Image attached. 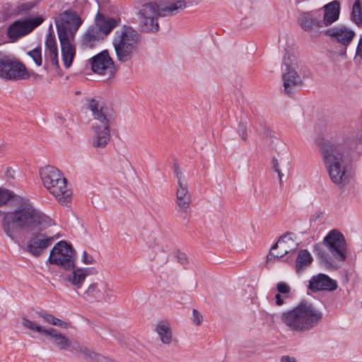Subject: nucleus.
I'll list each match as a JSON object with an SVG mask.
<instances>
[{
  "mask_svg": "<svg viewBox=\"0 0 362 362\" xmlns=\"http://www.w3.org/2000/svg\"><path fill=\"white\" fill-rule=\"evenodd\" d=\"M237 132L243 141H247V127L245 124L242 122L238 124Z\"/></svg>",
  "mask_w": 362,
  "mask_h": 362,
  "instance_id": "36",
  "label": "nucleus"
},
{
  "mask_svg": "<svg viewBox=\"0 0 362 362\" xmlns=\"http://www.w3.org/2000/svg\"><path fill=\"white\" fill-rule=\"evenodd\" d=\"M320 11V21L323 27H328L336 22L340 14V5L337 1H333L325 5Z\"/></svg>",
  "mask_w": 362,
  "mask_h": 362,
  "instance_id": "21",
  "label": "nucleus"
},
{
  "mask_svg": "<svg viewBox=\"0 0 362 362\" xmlns=\"http://www.w3.org/2000/svg\"><path fill=\"white\" fill-rule=\"evenodd\" d=\"M53 225H55L54 221L35 209L26 197H20L14 211L4 213L2 219V228L12 240H16L20 229L43 230Z\"/></svg>",
  "mask_w": 362,
  "mask_h": 362,
  "instance_id": "2",
  "label": "nucleus"
},
{
  "mask_svg": "<svg viewBox=\"0 0 362 362\" xmlns=\"http://www.w3.org/2000/svg\"><path fill=\"white\" fill-rule=\"evenodd\" d=\"M361 141L362 132H358L351 141L339 134L319 143L323 165L334 185L344 187L349 183V165L358 158L356 146Z\"/></svg>",
  "mask_w": 362,
  "mask_h": 362,
  "instance_id": "1",
  "label": "nucleus"
},
{
  "mask_svg": "<svg viewBox=\"0 0 362 362\" xmlns=\"http://www.w3.org/2000/svg\"><path fill=\"white\" fill-rule=\"evenodd\" d=\"M350 18L358 27H362V0L354 1Z\"/></svg>",
  "mask_w": 362,
  "mask_h": 362,
  "instance_id": "29",
  "label": "nucleus"
},
{
  "mask_svg": "<svg viewBox=\"0 0 362 362\" xmlns=\"http://www.w3.org/2000/svg\"><path fill=\"white\" fill-rule=\"evenodd\" d=\"M298 23L300 27L306 32H317L318 29L322 28L320 21V11L314 10L300 12L298 17Z\"/></svg>",
  "mask_w": 362,
  "mask_h": 362,
  "instance_id": "18",
  "label": "nucleus"
},
{
  "mask_svg": "<svg viewBox=\"0 0 362 362\" xmlns=\"http://www.w3.org/2000/svg\"><path fill=\"white\" fill-rule=\"evenodd\" d=\"M176 257H177V261L181 264L186 265L187 264H188V258L185 253L181 252H177Z\"/></svg>",
  "mask_w": 362,
  "mask_h": 362,
  "instance_id": "44",
  "label": "nucleus"
},
{
  "mask_svg": "<svg viewBox=\"0 0 362 362\" xmlns=\"http://www.w3.org/2000/svg\"><path fill=\"white\" fill-rule=\"evenodd\" d=\"M192 321L196 325H200L202 321V314L196 309H194L192 311Z\"/></svg>",
  "mask_w": 362,
  "mask_h": 362,
  "instance_id": "43",
  "label": "nucleus"
},
{
  "mask_svg": "<svg viewBox=\"0 0 362 362\" xmlns=\"http://www.w3.org/2000/svg\"><path fill=\"white\" fill-rule=\"evenodd\" d=\"M89 109L93 119L97 121L91 127L90 144L95 148H104L110 140V127L112 119V115L107 107L95 99L90 101Z\"/></svg>",
  "mask_w": 362,
  "mask_h": 362,
  "instance_id": "6",
  "label": "nucleus"
},
{
  "mask_svg": "<svg viewBox=\"0 0 362 362\" xmlns=\"http://www.w3.org/2000/svg\"><path fill=\"white\" fill-rule=\"evenodd\" d=\"M45 21L41 16L20 18L12 22L6 28V35L8 42L14 43L31 33Z\"/></svg>",
  "mask_w": 362,
  "mask_h": 362,
  "instance_id": "10",
  "label": "nucleus"
},
{
  "mask_svg": "<svg viewBox=\"0 0 362 362\" xmlns=\"http://www.w3.org/2000/svg\"><path fill=\"white\" fill-rule=\"evenodd\" d=\"M156 329L162 343L165 344H170L171 343L173 334L170 324L168 322H159L156 325Z\"/></svg>",
  "mask_w": 362,
  "mask_h": 362,
  "instance_id": "27",
  "label": "nucleus"
},
{
  "mask_svg": "<svg viewBox=\"0 0 362 362\" xmlns=\"http://www.w3.org/2000/svg\"><path fill=\"white\" fill-rule=\"evenodd\" d=\"M33 233L27 244V250L36 257L40 256L59 236L50 235L48 233Z\"/></svg>",
  "mask_w": 362,
  "mask_h": 362,
  "instance_id": "16",
  "label": "nucleus"
},
{
  "mask_svg": "<svg viewBox=\"0 0 362 362\" xmlns=\"http://www.w3.org/2000/svg\"><path fill=\"white\" fill-rule=\"evenodd\" d=\"M276 289L279 291V293L282 294H287L291 291L289 286L285 282L278 283L276 286Z\"/></svg>",
  "mask_w": 362,
  "mask_h": 362,
  "instance_id": "40",
  "label": "nucleus"
},
{
  "mask_svg": "<svg viewBox=\"0 0 362 362\" xmlns=\"http://www.w3.org/2000/svg\"><path fill=\"white\" fill-rule=\"evenodd\" d=\"M61 47L62 57L64 66L66 69L69 68L73 62L76 54V48L72 44L74 39L59 38Z\"/></svg>",
  "mask_w": 362,
  "mask_h": 362,
  "instance_id": "22",
  "label": "nucleus"
},
{
  "mask_svg": "<svg viewBox=\"0 0 362 362\" xmlns=\"http://www.w3.org/2000/svg\"><path fill=\"white\" fill-rule=\"evenodd\" d=\"M297 59L293 54L286 53L283 59V81L284 93L291 95L296 87L302 83L300 76L296 71Z\"/></svg>",
  "mask_w": 362,
  "mask_h": 362,
  "instance_id": "15",
  "label": "nucleus"
},
{
  "mask_svg": "<svg viewBox=\"0 0 362 362\" xmlns=\"http://www.w3.org/2000/svg\"><path fill=\"white\" fill-rule=\"evenodd\" d=\"M173 172L177 178V189L175 199L191 197L188 190L187 179L177 163L173 165Z\"/></svg>",
  "mask_w": 362,
  "mask_h": 362,
  "instance_id": "23",
  "label": "nucleus"
},
{
  "mask_svg": "<svg viewBox=\"0 0 362 362\" xmlns=\"http://www.w3.org/2000/svg\"><path fill=\"white\" fill-rule=\"evenodd\" d=\"M337 288V281L325 274L320 273L313 276L309 280L308 288L313 292L320 291H333Z\"/></svg>",
  "mask_w": 362,
  "mask_h": 362,
  "instance_id": "20",
  "label": "nucleus"
},
{
  "mask_svg": "<svg viewBox=\"0 0 362 362\" xmlns=\"http://www.w3.org/2000/svg\"><path fill=\"white\" fill-rule=\"evenodd\" d=\"M292 233H286L279 238L277 242L272 246V250H276L279 245L281 248V252L278 253L275 257L281 258L284 255L290 252L295 250L298 247V243H295L294 240L291 238Z\"/></svg>",
  "mask_w": 362,
  "mask_h": 362,
  "instance_id": "24",
  "label": "nucleus"
},
{
  "mask_svg": "<svg viewBox=\"0 0 362 362\" xmlns=\"http://www.w3.org/2000/svg\"><path fill=\"white\" fill-rule=\"evenodd\" d=\"M272 169L276 172L278 174V177H279V183L280 185L282 184V176H283V174L281 171V169L279 168V163H278V160L276 158H273L272 160Z\"/></svg>",
  "mask_w": 362,
  "mask_h": 362,
  "instance_id": "38",
  "label": "nucleus"
},
{
  "mask_svg": "<svg viewBox=\"0 0 362 362\" xmlns=\"http://www.w3.org/2000/svg\"><path fill=\"white\" fill-rule=\"evenodd\" d=\"M313 257L307 250H300L297 255L295 268L298 274L308 268L313 262Z\"/></svg>",
  "mask_w": 362,
  "mask_h": 362,
  "instance_id": "26",
  "label": "nucleus"
},
{
  "mask_svg": "<svg viewBox=\"0 0 362 362\" xmlns=\"http://www.w3.org/2000/svg\"><path fill=\"white\" fill-rule=\"evenodd\" d=\"M45 54L47 57L50 59L52 66L58 69L59 66L57 47H45Z\"/></svg>",
  "mask_w": 362,
  "mask_h": 362,
  "instance_id": "31",
  "label": "nucleus"
},
{
  "mask_svg": "<svg viewBox=\"0 0 362 362\" xmlns=\"http://www.w3.org/2000/svg\"><path fill=\"white\" fill-rule=\"evenodd\" d=\"M0 76L10 80L25 79L28 77L25 66L11 55L0 52Z\"/></svg>",
  "mask_w": 362,
  "mask_h": 362,
  "instance_id": "14",
  "label": "nucleus"
},
{
  "mask_svg": "<svg viewBox=\"0 0 362 362\" xmlns=\"http://www.w3.org/2000/svg\"><path fill=\"white\" fill-rule=\"evenodd\" d=\"M91 69L94 73L106 75L112 73L114 62L107 50H103L91 59Z\"/></svg>",
  "mask_w": 362,
  "mask_h": 362,
  "instance_id": "19",
  "label": "nucleus"
},
{
  "mask_svg": "<svg viewBox=\"0 0 362 362\" xmlns=\"http://www.w3.org/2000/svg\"><path fill=\"white\" fill-rule=\"evenodd\" d=\"M276 304L277 305H282L284 303V299L279 293L276 294L275 296Z\"/></svg>",
  "mask_w": 362,
  "mask_h": 362,
  "instance_id": "47",
  "label": "nucleus"
},
{
  "mask_svg": "<svg viewBox=\"0 0 362 362\" xmlns=\"http://www.w3.org/2000/svg\"><path fill=\"white\" fill-rule=\"evenodd\" d=\"M51 322V325L59 327L60 328L67 329L69 327V323L61 320L60 319L53 317V320Z\"/></svg>",
  "mask_w": 362,
  "mask_h": 362,
  "instance_id": "42",
  "label": "nucleus"
},
{
  "mask_svg": "<svg viewBox=\"0 0 362 362\" xmlns=\"http://www.w3.org/2000/svg\"><path fill=\"white\" fill-rule=\"evenodd\" d=\"M325 35L329 37L332 41L341 45L344 53H346L347 47L352 42L356 33L353 30L344 25H338L327 28L325 31Z\"/></svg>",
  "mask_w": 362,
  "mask_h": 362,
  "instance_id": "17",
  "label": "nucleus"
},
{
  "mask_svg": "<svg viewBox=\"0 0 362 362\" xmlns=\"http://www.w3.org/2000/svg\"><path fill=\"white\" fill-rule=\"evenodd\" d=\"M73 271L66 275V280L76 288H81L86 278L89 274L88 268L72 269Z\"/></svg>",
  "mask_w": 362,
  "mask_h": 362,
  "instance_id": "25",
  "label": "nucleus"
},
{
  "mask_svg": "<svg viewBox=\"0 0 362 362\" xmlns=\"http://www.w3.org/2000/svg\"><path fill=\"white\" fill-rule=\"evenodd\" d=\"M119 18L105 16L98 12L95 23L90 25L81 37V45L83 49H91L109 35L112 30L119 26Z\"/></svg>",
  "mask_w": 362,
  "mask_h": 362,
  "instance_id": "8",
  "label": "nucleus"
},
{
  "mask_svg": "<svg viewBox=\"0 0 362 362\" xmlns=\"http://www.w3.org/2000/svg\"><path fill=\"white\" fill-rule=\"evenodd\" d=\"M22 325L27 329L50 337L52 344L59 350L69 349L72 351L74 341H70L65 335L54 328H45L26 317L22 318Z\"/></svg>",
  "mask_w": 362,
  "mask_h": 362,
  "instance_id": "13",
  "label": "nucleus"
},
{
  "mask_svg": "<svg viewBox=\"0 0 362 362\" xmlns=\"http://www.w3.org/2000/svg\"><path fill=\"white\" fill-rule=\"evenodd\" d=\"M54 23L59 38L75 39L82 20L76 11L66 10L55 18Z\"/></svg>",
  "mask_w": 362,
  "mask_h": 362,
  "instance_id": "11",
  "label": "nucleus"
},
{
  "mask_svg": "<svg viewBox=\"0 0 362 362\" xmlns=\"http://www.w3.org/2000/svg\"><path fill=\"white\" fill-rule=\"evenodd\" d=\"M271 250H272L271 249ZM276 255H274V254H273V252H272V251H270V252H269V254L267 255V261H266L267 264H269V262L272 259H278L277 257H275Z\"/></svg>",
  "mask_w": 362,
  "mask_h": 362,
  "instance_id": "48",
  "label": "nucleus"
},
{
  "mask_svg": "<svg viewBox=\"0 0 362 362\" xmlns=\"http://www.w3.org/2000/svg\"><path fill=\"white\" fill-rule=\"evenodd\" d=\"M184 0H178L170 5L160 7L155 1L144 3L138 13L141 29L144 32L157 33L159 30L158 18L175 15L186 8Z\"/></svg>",
  "mask_w": 362,
  "mask_h": 362,
  "instance_id": "5",
  "label": "nucleus"
},
{
  "mask_svg": "<svg viewBox=\"0 0 362 362\" xmlns=\"http://www.w3.org/2000/svg\"><path fill=\"white\" fill-rule=\"evenodd\" d=\"M281 362H297L294 357L289 356H283L280 358Z\"/></svg>",
  "mask_w": 362,
  "mask_h": 362,
  "instance_id": "46",
  "label": "nucleus"
},
{
  "mask_svg": "<svg viewBox=\"0 0 362 362\" xmlns=\"http://www.w3.org/2000/svg\"><path fill=\"white\" fill-rule=\"evenodd\" d=\"M28 54L33 59L37 66H41L42 63L41 47H37L29 51Z\"/></svg>",
  "mask_w": 362,
  "mask_h": 362,
  "instance_id": "33",
  "label": "nucleus"
},
{
  "mask_svg": "<svg viewBox=\"0 0 362 362\" xmlns=\"http://www.w3.org/2000/svg\"><path fill=\"white\" fill-rule=\"evenodd\" d=\"M13 197V193L8 189H0V205L7 203Z\"/></svg>",
  "mask_w": 362,
  "mask_h": 362,
  "instance_id": "34",
  "label": "nucleus"
},
{
  "mask_svg": "<svg viewBox=\"0 0 362 362\" xmlns=\"http://www.w3.org/2000/svg\"><path fill=\"white\" fill-rule=\"evenodd\" d=\"M105 287V289L103 290V298L102 299H104L105 300H110L112 298L115 297L113 290L106 283Z\"/></svg>",
  "mask_w": 362,
  "mask_h": 362,
  "instance_id": "39",
  "label": "nucleus"
},
{
  "mask_svg": "<svg viewBox=\"0 0 362 362\" xmlns=\"http://www.w3.org/2000/svg\"><path fill=\"white\" fill-rule=\"evenodd\" d=\"M45 47H57L56 38L53 31L49 32L47 35L45 42Z\"/></svg>",
  "mask_w": 362,
  "mask_h": 362,
  "instance_id": "35",
  "label": "nucleus"
},
{
  "mask_svg": "<svg viewBox=\"0 0 362 362\" xmlns=\"http://www.w3.org/2000/svg\"><path fill=\"white\" fill-rule=\"evenodd\" d=\"M105 288V283L103 282L91 284L84 292L83 296L100 300L103 298V290Z\"/></svg>",
  "mask_w": 362,
  "mask_h": 362,
  "instance_id": "28",
  "label": "nucleus"
},
{
  "mask_svg": "<svg viewBox=\"0 0 362 362\" xmlns=\"http://www.w3.org/2000/svg\"><path fill=\"white\" fill-rule=\"evenodd\" d=\"M44 186L62 205L71 202V192L68 189L66 180L63 174L53 166H46L40 171Z\"/></svg>",
  "mask_w": 362,
  "mask_h": 362,
  "instance_id": "9",
  "label": "nucleus"
},
{
  "mask_svg": "<svg viewBox=\"0 0 362 362\" xmlns=\"http://www.w3.org/2000/svg\"><path fill=\"white\" fill-rule=\"evenodd\" d=\"M37 314L39 317L42 318L44 322L51 325V322H52V320H53L54 315L42 310L37 312Z\"/></svg>",
  "mask_w": 362,
  "mask_h": 362,
  "instance_id": "41",
  "label": "nucleus"
},
{
  "mask_svg": "<svg viewBox=\"0 0 362 362\" xmlns=\"http://www.w3.org/2000/svg\"><path fill=\"white\" fill-rule=\"evenodd\" d=\"M322 243L330 255L315 246L317 258L327 269H337L347 258L348 245L344 235L337 229H332L323 238Z\"/></svg>",
  "mask_w": 362,
  "mask_h": 362,
  "instance_id": "4",
  "label": "nucleus"
},
{
  "mask_svg": "<svg viewBox=\"0 0 362 362\" xmlns=\"http://www.w3.org/2000/svg\"><path fill=\"white\" fill-rule=\"evenodd\" d=\"M35 6L34 2H25L17 5L14 8V14L17 16L26 15Z\"/></svg>",
  "mask_w": 362,
  "mask_h": 362,
  "instance_id": "30",
  "label": "nucleus"
},
{
  "mask_svg": "<svg viewBox=\"0 0 362 362\" xmlns=\"http://www.w3.org/2000/svg\"><path fill=\"white\" fill-rule=\"evenodd\" d=\"M140 34L130 26L123 25L114 35L112 45L117 59L120 62L131 60L137 53Z\"/></svg>",
  "mask_w": 362,
  "mask_h": 362,
  "instance_id": "7",
  "label": "nucleus"
},
{
  "mask_svg": "<svg viewBox=\"0 0 362 362\" xmlns=\"http://www.w3.org/2000/svg\"><path fill=\"white\" fill-rule=\"evenodd\" d=\"M191 197L175 199V209L177 212L186 214L190 206Z\"/></svg>",
  "mask_w": 362,
  "mask_h": 362,
  "instance_id": "32",
  "label": "nucleus"
},
{
  "mask_svg": "<svg viewBox=\"0 0 362 362\" xmlns=\"http://www.w3.org/2000/svg\"><path fill=\"white\" fill-rule=\"evenodd\" d=\"M76 252L65 240L58 242L51 250L48 258L50 264L62 267L66 270L75 267Z\"/></svg>",
  "mask_w": 362,
  "mask_h": 362,
  "instance_id": "12",
  "label": "nucleus"
},
{
  "mask_svg": "<svg viewBox=\"0 0 362 362\" xmlns=\"http://www.w3.org/2000/svg\"><path fill=\"white\" fill-rule=\"evenodd\" d=\"M81 261L86 264H93L94 259L87 252L84 251L82 255Z\"/></svg>",
  "mask_w": 362,
  "mask_h": 362,
  "instance_id": "45",
  "label": "nucleus"
},
{
  "mask_svg": "<svg viewBox=\"0 0 362 362\" xmlns=\"http://www.w3.org/2000/svg\"><path fill=\"white\" fill-rule=\"evenodd\" d=\"M355 61L362 64V36L360 37L356 49Z\"/></svg>",
  "mask_w": 362,
  "mask_h": 362,
  "instance_id": "37",
  "label": "nucleus"
},
{
  "mask_svg": "<svg viewBox=\"0 0 362 362\" xmlns=\"http://www.w3.org/2000/svg\"><path fill=\"white\" fill-rule=\"evenodd\" d=\"M322 319V311L306 300H302L293 308L281 313L280 315L281 322L288 330L300 334L312 330Z\"/></svg>",
  "mask_w": 362,
  "mask_h": 362,
  "instance_id": "3",
  "label": "nucleus"
}]
</instances>
